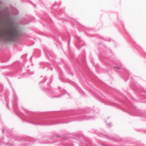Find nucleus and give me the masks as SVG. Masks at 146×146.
Here are the masks:
<instances>
[{"instance_id":"1","label":"nucleus","mask_w":146,"mask_h":146,"mask_svg":"<svg viewBox=\"0 0 146 146\" xmlns=\"http://www.w3.org/2000/svg\"><path fill=\"white\" fill-rule=\"evenodd\" d=\"M19 36L18 32L13 27H0V39L7 41H15Z\"/></svg>"},{"instance_id":"2","label":"nucleus","mask_w":146,"mask_h":146,"mask_svg":"<svg viewBox=\"0 0 146 146\" xmlns=\"http://www.w3.org/2000/svg\"><path fill=\"white\" fill-rule=\"evenodd\" d=\"M115 67L116 69H120V68H121V67H119V66H117V67Z\"/></svg>"}]
</instances>
